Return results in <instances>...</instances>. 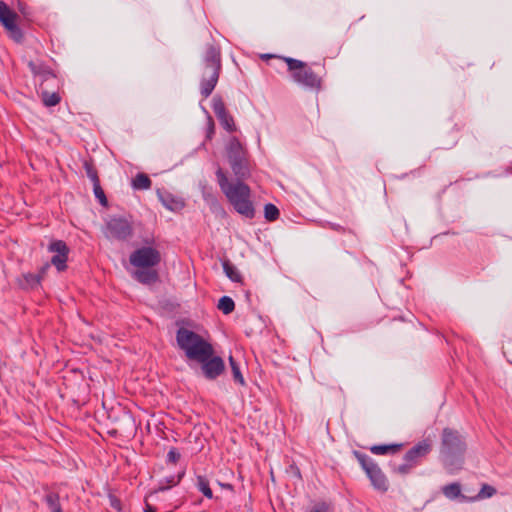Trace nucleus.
<instances>
[{"label":"nucleus","instance_id":"32","mask_svg":"<svg viewBox=\"0 0 512 512\" xmlns=\"http://www.w3.org/2000/svg\"><path fill=\"white\" fill-rule=\"evenodd\" d=\"M198 487L207 498L211 499L213 497V492L209 487V483L203 477L198 478Z\"/></svg>","mask_w":512,"mask_h":512},{"label":"nucleus","instance_id":"42","mask_svg":"<svg viewBox=\"0 0 512 512\" xmlns=\"http://www.w3.org/2000/svg\"><path fill=\"white\" fill-rule=\"evenodd\" d=\"M29 66H30L31 68H34L33 63H29Z\"/></svg>","mask_w":512,"mask_h":512},{"label":"nucleus","instance_id":"18","mask_svg":"<svg viewBox=\"0 0 512 512\" xmlns=\"http://www.w3.org/2000/svg\"><path fill=\"white\" fill-rule=\"evenodd\" d=\"M401 448L402 444L374 445L370 448V451L376 455H384L388 453H396L400 451Z\"/></svg>","mask_w":512,"mask_h":512},{"label":"nucleus","instance_id":"28","mask_svg":"<svg viewBox=\"0 0 512 512\" xmlns=\"http://www.w3.org/2000/svg\"><path fill=\"white\" fill-rule=\"evenodd\" d=\"M46 502L51 509V512H62L60 503H59V496L55 493H49L46 495Z\"/></svg>","mask_w":512,"mask_h":512},{"label":"nucleus","instance_id":"29","mask_svg":"<svg viewBox=\"0 0 512 512\" xmlns=\"http://www.w3.org/2000/svg\"><path fill=\"white\" fill-rule=\"evenodd\" d=\"M68 259V255L64 254H55L51 258V263L57 268L58 271H63L66 269V262Z\"/></svg>","mask_w":512,"mask_h":512},{"label":"nucleus","instance_id":"2","mask_svg":"<svg viewBox=\"0 0 512 512\" xmlns=\"http://www.w3.org/2000/svg\"><path fill=\"white\" fill-rule=\"evenodd\" d=\"M176 340L189 360L203 361L206 357L214 354L213 346L202 336L189 329L180 328L177 331Z\"/></svg>","mask_w":512,"mask_h":512},{"label":"nucleus","instance_id":"39","mask_svg":"<svg viewBox=\"0 0 512 512\" xmlns=\"http://www.w3.org/2000/svg\"><path fill=\"white\" fill-rule=\"evenodd\" d=\"M145 512H155V510L150 505H147Z\"/></svg>","mask_w":512,"mask_h":512},{"label":"nucleus","instance_id":"7","mask_svg":"<svg viewBox=\"0 0 512 512\" xmlns=\"http://www.w3.org/2000/svg\"><path fill=\"white\" fill-rule=\"evenodd\" d=\"M130 263L138 268L153 267L160 263V252L152 247H142L130 255Z\"/></svg>","mask_w":512,"mask_h":512},{"label":"nucleus","instance_id":"4","mask_svg":"<svg viewBox=\"0 0 512 512\" xmlns=\"http://www.w3.org/2000/svg\"><path fill=\"white\" fill-rule=\"evenodd\" d=\"M281 59L286 62L288 71L297 84L312 90L321 89L322 78L306 62L290 57H282Z\"/></svg>","mask_w":512,"mask_h":512},{"label":"nucleus","instance_id":"16","mask_svg":"<svg viewBox=\"0 0 512 512\" xmlns=\"http://www.w3.org/2000/svg\"><path fill=\"white\" fill-rule=\"evenodd\" d=\"M49 268V264H46L42 267L39 274L27 273L23 275L24 283L22 284L26 288H33L40 284V281L45 274L46 270Z\"/></svg>","mask_w":512,"mask_h":512},{"label":"nucleus","instance_id":"17","mask_svg":"<svg viewBox=\"0 0 512 512\" xmlns=\"http://www.w3.org/2000/svg\"><path fill=\"white\" fill-rule=\"evenodd\" d=\"M152 182L148 175L138 173L132 180V187L135 190H148L151 188Z\"/></svg>","mask_w":512,"mask_h":512},{"label":"nucleus","instance_id":"40","mask_svg":"<svg viewBox=\"0 0 512 512\" xmlns=\"http://www.w3.org/2000/svg\"><path fill=\"white\" fill-rule=\"evenodd\" d=\"M170 483H171V485H175L176 483H178V480L176 481L174 478H172L170 480Z\"/></svg>","mask_w":512,"mask_h":512},{"label":"nucleus","instance_id":"12","mask_svg":"<svg viewBox=\"0 0 512 512\" xmlns=\"http://www.w3.org/2000/svg\"><path fill=\"white\" fill-rule=\"evenodd\" d=\"M226 150L229 162L243 159L247 156V150L235 137L229 140Z\"/></svg>","mask_w":512,"mask_h":512},{"label":"nucleus","instance_id":"34","mask_svg":"<svg viewBox=\"0 0 512 512\" xmlns=\"http://www.w3.org/2000/svg\"><path fill=\"white\" fill-rule=\"evenodd\" d=\"M405 464L399 465L395 468V471L399 474H407L414 466L415 464L412 462L405 461Z\"/></svg>","mask_w":512,"mask_h":512},{"label":"nucleus","instance_id":"10","mask_svg":"<svg viewBox=\"0 0 512 512\" xmlns=\"http://www.w3.org/2000/svg\"><path fill=\"white\" fill-rule=\"evenodd\" d=\"M213 111L224 129L228 132L236 130L234 119L226 110L225 104L221 99H213Z\"/></svg>","mask_w":512,"mask_h":512},{"label":"nucleus","instance_id":"5","mask_svg":"<svg viewBox=\"0 0 512 512\" xmlns=\"http://www.w3.org/2000/svg\"><path fill=\"white\" fill-rule=\"evenodd\" d=\"M465 450V443L457 431L445 428L442 433V448L441 453L447 461L455 455H462Z\"/></svg>","mask_w":512,"mask_h":512},{"label":"nucleus","instance_id":"14","mask_svg":"<svg viewBox=\"0 0 512 512\" xmlns=\"http://www.w3.org/2000/svg\"><path fill=\"white\" fill-rule=\"evenodd\" d=\"M367 475L376 489L380 491H386L388 489L387 479L378 466Z\"/></svg>","mask_w":512,"mask_h":512},{"label":"nucleus","instance_id":"11","mask_svg":"<svg viewBox=\"0 0 512 512\" xmlns=\"http://www.w3.org/2000/svg\"><path fill=\"white\" fill-rule=\"evenodd\" d=\"M430 451V442L428 440L421 441L405 454V461L412 462L416 465L418 459L426 456Z\"/></svg>","mask_w":512,"mask_h":512},{"label":"nucleus","instance_id":"37","mask_svg":"<svg viewBox=\"0 0 512 512\" xmlns=\"http://www.w3.org/2000/svg\"><path fill=\"white\" fill-rule=\"evenodd\" d=\"M309 512H327V507L323 503L322 504H318Z\"/></svg>","mask_w":512,"mask_h":512},{"label":"nucleus","instance_id":"38","mask_svg":"<svg viewBox=\"0 0 512 512\" xmlns=\"http://www.w3.org/2000/svg\"><path fill=\"white\" fill-rule=\"evenodd\" d=\"M88 175L91 178V180L94 182L95 177H98L97 174L93 171H88Z\"/></svg>","mask_w":512,"mask_h":512},{"label":"nucleus","instance_id":"20","mask_svg":"<svg viewBox=\"0 0 512 512\" xmlns=\"http://www.w3.org/2000/svg\"><path fill=\"white\" fill-rule=\"evenodd\" d=\"M135 278L144 284H150L156 282L158 279V274L154 270L149 271H136L134 274Z\"/></svg>","mask_w":512,"mask_h":512},{"label":"nucleus","instance_id":"41","mask_svg":"<svg viewBox=\"0 0 512 512\" xmlns=\"http://www.w3.org/2000/svg\"><path fill=\"white\" fill-rule=\"evenodd\" d=\"M262 57L265 58V59H270V58H273L274 56H272V55H263Z\"/></svg>","mask_w":512,"mask_h":512},{"label":"nucleus","instance_id":"31","mask_svg":"<svg viewBox=\"0 0 512 512\" xmlns=\"http://www.w3.org/2000/svg\"><path fill=\"white\" fill-rule=\"evenodd\" d=\"M94 194L102 205H104V206L107 205V198L105 196L103 189L100 186L98 177H95V179H94Z\"/></svg>","mask_w":512,"mask_h":512},{"label":"nucleus","instance_id":"3","mask_svg":"<svg viewBox=\"0 0 512 512\" xmlns=\"http://www.w3.org/2000/svg\"><path fill=\"white\" fill-rule=\"evenodd\" d=\"M221 70L220 49L214 45L207 47L203 63L200 67L201 75V94L204 98L210 96L214 90Z\"/></svg>","mask_w":512,"mask_h":512},{"label":"nucleus","instance_id":"13","mask_svg":"<svg viewBox=\"0 0 512 512\" xmlns=\"http://www.w3.org/2000/svg\"><path fill=\"white\" fill-rule=\"evenodd\" d=\"M232 168L233 173L238 178V180L245 179L250 175V169L248 166L247 156L243 159H239L236 161L229 162Z\"/></svg>","mask_w":512,"mask_h":512},{"label":"nucleus","instance_id":"19","mask_svg":"<svg viewBox=\"0 0 512 512\" xmlns=\"http://www.w3.org/2000/svg\"><path fill=\"white\" fill-rule=\"evenodd\" d=\"M442 492L448 499L460 498L462 500L461 485L459 483H451L442 488Z\"/></svg>","mask_w":512,"mask_h":512},{"label":"nucleus","instance_id":"21","mask_svg":"<svg viewBox=\"0 0 512 512\" xmlns=\"http://www.w3.org/2000/svg\"><path fill=\"white\" fill-rule=\"evenodd\" d=\"M354 455L361 464L362 468L365 470L366 474L371 473V471L377 467V465L367 455L357 451L354 452Z\"/></svg>","mask_w":512,"mask_h":512},{"label":"nucleus","instance_id":"33","mask_svg":"<svg viewBox=\"0 0 512 512\" xmlns=\"http://www.w3.org/2000/svg\"><path fill=\"white\" fill-rule=\"evenodd\" d=\"M163 203L168 209H170L172 211L179 210V209L183 208V206H184V203L179 200H171V202H167L166 200H163Z\"/></svg>","mask_w":512,"mask_h":512},{"label":"nucleus","instance_id":"22","mask_svg":"<svg viewBox=\"0 0 512 512\" xmlns=\"http://www.w3.org/2000/svg\"><path fill=\"white\" fill-rule=\"evenodd\" d=\"M354 455L361 464L362 468L365 470L366 474L371 473V471L377 467V465L367 455L357 451L354 452Z\"/></svg>","mask_w":512,"mask_h":512},{"label":"nucleus","instance_id":"30","mask_svg":"<svg viewBox=\"0 0 512 512\" xmlns=\"http://www.w3.org/2000/svg\"><path fill=\"white\" fill-rule=\"evenodd\" d=\"M264 214L266 220L275 221L279 217V210L275 205L269 203L264 207Z\"/></svg>","mask_w":512,"mask_h":512},{"label":"nucleus","instance_id":"1","mask_svg":"<svg viewBox=\"0 0 512 512\" xmlns=\"http://www.w3.org/2000/svg\"><path fill=\"white\" fill-rule=\"evenodd\" d=\"M216 177L221 191L234 209L239 214L247 218H252L254 216V208L251 202V190L249 186L241 180L230 183L221 168L217 169Z\"/></svg>","mask_w":512,"mask_h":512},{"label":"nucleus","instance_id":"23","mask_svg":"<svg viewBox=\"0 0 512 512\" xmlns=\"http://www.w3.org/2000/svg\"><path fill=\"white\" fill-rule=\"evenodd\" d=\"M223 269L225 274L229 279H231L234 282H240L242 277L237 268L231 264L229 261L223 262Z\"/></svg>","mask_w":512,"mask_h":512},{"label":"nucleus","instance_id":"8","mask_svg":"<svg viewBox=\"0 0 512 512\" xmlns=\"http://www.w3.org/2000/svg\"><path fill=\"white\" fill-rule=\"evenodd\" d=\"M204 376L209 380H214L225 371V363L219 356L206 357L203 361H198Z\"/></svg>","mask_w":512,"mask_h":512},{"label":"nucleus","instance_id":"24","mask_svg":"<svg viewBox=\"0 0 512 512\" xmlns=\"http://www.w3.org/2000/svg\"><path fill=\"white\" fill-rule=\"evenodd\" d=\"M217 307L224 314H230L234 310L235 304L232 298L228 296H223L222 298H220Z\"/></svg>","mask_w":512,"mask_h":512},{"label":"nucleus","instance_id":"36","mask_svg":"<svg viewBox=\"0 0 512 512\" xmlns=\"http://www.w3.org/2000/svg\"><path fill=\"white\" fill-rule=\"evenodd\" d=\"M167 459L175 464L180 459V453L176 449H171L167 454Z\"/></svg>","mask_w":512,"mask_h":512},{"label":"nucleus","instance_id":"6","mask_svg":"<svg viewBox=\"0 0 512 512\" xmlns=\"http://www.w3.org/2000/svg\"><path fill=\"white\" fill-rule=\"evenodd\" d=\"M17 19V13L10 9L4 1H0V23L14 41L21 42L23 34L16 24Z\"/></svg>","mask_w":512,"mask_h":512},{"label":"nucleus","instance_id":"26","mask_svg":"<svg viewBox=\"0 0 512 512\" xmlns=\"http://www.w3.org/2000/svg\"><path fill=\"white\" fill-rule=\"evenodd\" d=\"M49 251L55 254H64L68 255L69 249L65 242L61 240L53 241L49 245Z\"/></svg>","mask_w":512,"mask_h":512},{"label":"nucleus","instance_id":"27","mask_svg":"<svg viewBox=\"0 0 512 512\" xmlns=\"http://www.w3.org/2000/svg\"><path fill=\"white\" fill-rule=\"evenodd\" d=\"M41 96L43 103L48 107L55 106L60 102V96L55 92L49 93L44 91Z\"/></svg>","mask_w":512,"mask_h":512},{"label":"nucleus","instance_id":"35","mask_svg":"<svg viewBox=\"0 0 512 512\" xmlns=\"http://www.w3.org/2000/svg\"><path fill=\"white\" fill-rule=\"evenodd\" d=\"M214 133H215L214 121L210 116H208V118H207V138L211 139L212 136L214 135Z\"/></svg>","mask_w":512,"mask_h":512},{"label":"nucleus","instance_id":"25","mask_svg":"<svg viewBox=\"0 0 512 512\" xmlns=\"http://www.w3.org/2000/svg\"><path fill=\"white\" fill-rule=\"evenodd\" d=\"M228 359H229V364H230V367H231V370L233 373L234 380L242 386L245 385L244 377H243V375L240 371V368H239L238 364L236 363L235 359L231 355L229 356Z\"/></svg>","mask_w":512,"mask_h":512},{"label":"nucleus","instance_id":"9","mask_svg":"<svg viewBox=\"0 0 512 512\" xmlns=\"http://www.w3.org/2000/svg\"><path fill=\"white\" fill-rule=\"evenodd\" d=\"M132 234V228L130 224L121 218H113L107 223V236L118 239L125 240L129 238Z\"/></svg>","mask_w":512,"mask_h":512},{"label":"nucleus","instance_id":"15","mask_svg":"<svg viewBox=\"0 0 512 512\" xmlns=\"http://www.w3.org/2000/svg\"><path fill=\"white\" fill-rule=\"evenodd\" d=\"M496 492L497 491L493 486H491L489 484H483L479 493L476 496H474V497L462 496V501L474 502V501L491 498L496 494Z\"/></svg>","mask_w":512,"mask_h":512}]
</instances>
